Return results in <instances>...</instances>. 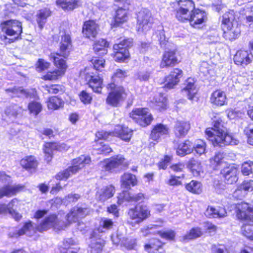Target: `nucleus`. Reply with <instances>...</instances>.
Returning <instances> with one entry per match:
<instances>
[{
	"mask_svg": "<svg viewBox=\"0 0 253 253\" xmlns=\"http://www.w3.org/2000/svg\"><path fill=\"white\" fill-rule=\"evenodd\" d=\"M203 234L202 229L200 227L192 228L190 231L183 236L182 241H188L190 240L195 239L201 237Z\"/></svg>",
	"mask_w": 253,
	"mask_h": 253,
	"instance_id": "45",
	"label": "nucleus"
},
{
	"mask_svg": "<svg viewBox=\"0 0 253 253\" xmlns=\"http://www.w3.org/2000/svg\"><path fill=\"white\" fill-rule=\"evenodd\" d=\"M132 130L127 127L117 126H116L114 131L113 132H108L104 130L98 131L96 133V137L98 138V140L96 141L95 145H93V149L96 151L98 154H107L112 151V149L106 144L101 141L102 139L110 140V137L115 135L120 137L121 139L128 141L132 136Z\"/></svg>",
	"mask_w": 253,
	"mask_h": 253,
	"instance_id": "2",
	"label": "nucleus"
},
{
	"mask_svg": "<svg viewBox=\"0 0 253 253\" xmlns=\"http://www.w3.org/2000/svg\"><path fill=\"white\" fill-rule=\"evenodd\" d=\"M91 162L89 156L81 155L72 161V166L65 170L59 172L56 175V178L59 180L67 179L70 176L78 172L80 169Z\"/></svg>",
	"mask_w": 253,
	"mask_h": 253,
	"instance_id": "6",
	"label": "nucleus"
},
{
	"mask_svg": "<svg viewBox=\"0 0 253 253\" xmlns=\"http://www.w3.org/2000/svg\"><path fill=\"white\" fill-rule=\"evenodd\" d=\"M115 193V188L112 185L104 186L98 189L96 198L98 201L104 202L112 197Z\"/></svg>",
	"mask_w": 253,
	"mask_h": 253,
	"instance_id": "25",
	"label": "nucleus"
},
{
	"mask_svg": "<svg viewBox=\"0 0 253 253\" xmlns=\"http://www.w3.org/2000/svg\"><path fill=\"white\" fill-rule=\"evenodd\" d=\"M127 163L122 155H117L101 162L99 166L105 171H111L115 169H121L123 167H126Z\"/></svg>",
	"mask_w": 253,
	"mask_h": 253,
	"instance_id": "16",
	"label": "nucleus"
},
{
	"mask_svg": "<svg viewBox=\"0 0 253 253\" xmlns=\"http://www.w3.org/2000/svg\"><path fill=\"white\" fill-rule=\"evenodd\" d=\"M188 167L194 176L202 177L203 176L204 171L201 163L198 161L193 159L190 160L188 162Z\"/></svg>",
	"mask_w": 253,
	"mask_h": 253,
	"instance_id": "40",
	"label": "nucleus"
},
{
	"mask_svg": "<svg viewBox=\"0 0 253 253\" xmlns=\"http://www.w3.org/2000/svg\"><path fill=\"white\" fill-rule=\"evenodd\" d=\"M169 133V128L167 126L161 124L156 125L152 130L150 137L153 140L157 142L163 136Z\"/></svg>",
	"mask_w": 253,
	"mask_h": 253,
	"instance_id": "31",
	"label": "nucleus"
},
{
	"mask_svg": "<svg viewBox=\"0 0 253 253\" xmlns=\"http://www.w3.org/2000/svg\"><path fill=\"white\" fill-rule=\"evenodd\" d=\"M193 151L192 144L189 140L180 143L176 150V153L180 156L191 153Z\"/></svg>",
	"mask_w": 253,
	"mask_h": 253,
	"instance_id": "43",
	"label": "nucleus"
},
{
	"mask_svg": "<svg viewBox=\"0 0 253 253\" xmlns=\"http://www.w3.org/2000/svg\"><path fill=\"white\" fill-rule=\"evenodd\" d=\"M207 14L202 10L195 9L191 13L190 16L185 20L188 21L191 26L194 28H200L207 20Z\"/></svg>",
	"mask_w": 253,
	"mask_h": 253,
	"instance_id": "20",
	"label": "nucleus"
},
{
	"mask_svg": "<svg viewBox=\"0 0 253 253\" xmlns=\"http://www.w3.org/2000/svg\"><path fill=\"white\" fill-rule=\"evenodd\" d=\"M90 210L85 206L82 207H76L73 208L66 216V220L69 223L76 222L79 218H83L89 213Z\"/></svg>",
	"mask_w": 253,
	"mask_h": 253,
	"instance_id": "22",
	"label": "nucleus"
},
{
	"mask_svg": "<svg viewBox=\"0 0 253 253\" xmlns=\"http://www.w3.org/2000/svg\"><path fill=\"white\" fill-rule=\"evenodd\" d=\"M154 107L156 109L160 111H163L166 109L167 107V99L161 93L159 94L156 96L153 100Z\"/></svg>",
	"mask_w": 253,
	"mask_h": 253,
	"instance_id": "44",
	"label": "nucleus"
},
{
	"mask_svg": "<svg viewBox=\"0 0 253 253\" xmlns=\"http://www.w3.org/2000/svg\"><path fill=\"white\" fill-rule=\"evenodd\" d=\"M178 59L176 56L175 52L173 50L166 51L163 55L162 60L161 62V68L173 66L178 64Z\"/></svg>",
	"mask_w": 253,
	"mask_h": 253,
	"instance_id": "27",
	"label": "nucleus"
},
{
	"mask_svg": "<svg viewBox=\"0 0 253 253\" xmlns=\"http://www.w3.org/2000/svg\"><path fill=\"white\" fill-rule=\"evenodd\" d=\"M108 43L104 39H100L96 41L93 45V49L96 53L101 52L99 55H103L106 54L107 50L106 47L108 46Z\"/></svg>",
	"mask_w": 253,
	"mask_h": 253,
	"instance_id": "46",
	"label": "nucleus"
},
{
	"mask_svg": "<svg viewBox=\"0 0 253 253\" xmlns=\"http://www.w3.org/2000/svg\"><path fill=\"white\" fill-rule=\"evenodd\" d=\"M51 15V11L47 8L39 10L36 15V21L39 28L42 29L47 21L48 17Z\"/></svg>",
	"mask_w": 253,
	"mask_h": 253,
	"instance_id": "39",
	"label": "nucleus"
},
{
	"mask_svg": "<svg viewBox=\"0 0 253 253\" xmlns=\"http://www.w3.org/2000/svg\"><path fill=\"white\" fill-rule=\"evenodd\" d=\"M42 108L41 104L37 102L30 103L28 106L30 113L35 115H37L41 111Z\"/></svg>",
	"mask_w": 253,
	"mask_h": 253,
	"instance_id": "57",
	"label": "nucleus"
},
{
	"mask_svg": "<svg viewBox=\"0 0 253 253\" xmlns=\"http://www.w3.org/2000/svg\"><path fill=\"white\" fill-rule=\"evenodd\" d=\"M234 11L231 10L223 15L222 30L223 37L230 41L237 39L241 33L240 25L235 16Z\"/></svg>",
	"mask_w": 253,
	"mask_h": 253,
	"instance_id": "3",
	"label": "nucleus"
},
{
	"mask_svg": "<svg viewBox=\"0 0 253 253\" xmlns=\"http://www.w3.org/2000/svg\"><path fill=\"white\" fill-rule=\"evenodd\" d=\"M56 4L64 11L72 10L81 4L80 0H57Z\"/></svg>",
	"mask_w": 253,
	"mask_h": 253,
	"instance_id": "41",
	"label": "nucleus"
},
{
	"mask_svg": "<svg viewBox=\"0 0 253 253\" xmlns=\"http://www.w3.org/2000/svg\"><path fill=\"white\" fill-rule=\"evenodd\" d=\"M128 215L131 219L138 224L147 218L150 215V212L147 206L138 205L135 208L129 210Z\"/></svg>",
	"mask_w": 253,
	"mask_h": 253,
	"instance_id": "17",
	"label": "nucleus"
},
{
	"mask_svg": "<svg viewBox=\"0 0 253 253\" xmlns=\"http://www.w3.org/2000/svg\"><path fill=\"white\" fill-rule=\"evenodd\" d=\"M5 91L7 94H9V96H11L12 97H14L15 96L28 97V96L27 92L25 90L21 88V87L8 88L5 90Z\"/></svg>",
	"mask_w": 253,
	"mask_h": 253,
	"instance_id": "52",
	"label": "nucleus"
},
{
	"mask_svg": "<svg viewBox=\"0 0 253 253\" xmlns=\"http://www.w3.org/2000/svg\"><path fill=\"white\" fill-rule=\"evenodd\" d=\"M45 90L50 93L56 94L64 91V87L59 84H52L50 86L46 85Z\"/></svg>",
	"mask_w": 253,
	"mask_h": 253,
	"instance_id": "58",
	"label": "nucleus"
},
{
	"mask_svg": "<svg viewBox=\"0 0 253 253\" xmlns=\"http://www.w3.org/2000/svg\"><path fill=\"white\" fill-rule=\"evenodd\" d=\"M130 117L142 126L149 125L152 120V116L147 108L135 109L130 113Z\"/></svg>",
	"mask_w": 253,
	"mask_h": 253,
	"instance_id": "15",
	"label": "nucleus"
},
{
	"mask_svg": "<svg viewBox=\"0 0 253 253\" xmlns=\"http://www.w3.org/2000/svg\"><path fill=\"white\" fill-rule=\"evenodd\" d=\"M238 169L234 166H229L224 169L221 173L224 177L226 182L228 184H233L238 180Z\"/></svg>",
	"mask_w": 253,
	"mask_h": 253,
	"instance_id": "29",
	"label": "nucleus"
},
{
	"mask_svg": "<svg viewBox=\"0 0 253 253\" xmlns=\"http://www.w3.org/2000/svg\"><path fill=\"white\" fill-rule=\"evenodd\" d=\"M21 166L26 170L31 172L35 171L38 165V162L33 156L24 157L20 161Z\"/></svg>",
	"mask_w": 253,
	"mask_h": 253,
	"instance_id": "35",
	"label": "nucleus"
},
{
	"mask_svg": "<svg viewBox=\"0 0 253 253\" xmlns=\"http://www.w3.org/2000/svg\"><path fill=\"white\" fill-rule=\"evenodd\" d=\"M0 28L2 32L9 36H13L12 39L8 38L5 35L0 36V39L5 44L10 43L17 39L22 33V23L16 20H9L1 22Z\"/></svg>",
	"mask_w": 253,
	"mask_h": 253,
	"instance_id": "5",
	"label": "nucleus"
},
{
	"mask_svg": "<svg viewBox=\"0 0 253 253\" xmlns=\"http://www.w3.org/2000/svg\"><path fill=\"white\" fill-rule=\"evenodd\" d=\"M193 147V151L200 156L206 152V144L205 141L201 139H198L195 141Z\"/></svg>",
	"mask_w": 253,
	"mask_h": 253,
	"instance_id": "51",
	"label": "nucleus"
},
{
	"mask_svg": "<svg viewBox=\"0 0 253 253\" xmlns=\"http://www.w3.org/2000/svg\"><path fill=\"white\" fill-rule=\"evenodd\" d=\"M50 59L53 61L54 65L58 69L52 72H47L43 76L42 79L44 80L52 81L57 80L65 74L67 67L65 61L62 58H60V55L58 53H51Z\"/></svg>",
	"mask_w": 253,
	"mask_h": 253,
	"instance_id": "7",
	"label": "nucleus"
},
{
	"mask_svg": "<svg viewBox=\"0 0 253 253\" xmlns=\"http://www.w3.org/2000/svg\"><path fill=\"white\" fill-rule=\"evenodd\" d=\"M240 188L244 190L247 194L248 192H252L253 191V180H246L243 181V182L240 184Z\"/></svg>",
	"mask_w": 253,
	"mask_h": 253,
	"instance_id": "60",
	"label": "nucleus"
},
{
	"mask_svg": "<svg viewBox=\"0 0 253 253\" xmlns=\"http://www.w3.org/2000/svg\"><path fill=\"white\" fill-rule=\"evenodd\" d=\"M183 94H186L189 99H194L198 92V88L195 84V80L193 78H188L185 83V87L182 89Z\"/></svg>",
	"mask_w": 253,
	"mask_h": 253,
	"instance_id": "30",
	"label": "nucleus"
},
{
	"mask_svg": "<svg viewBox=\"0 0 253 253\" xmlns=\"http://www.w3.org/2000/svg\"><path fill=\"white\" fill-rule=\"evenodd\" d=\"M63 104L62 100L56 96L51 97L47 101V106L49 109L57 110Z\"/></svg>",
	"mask_w": 253,
	"mask_h": 253,
	"instance_id": "50",
	"label": "nucleus"
},
{
	"mask_svg": "<svg viewBox=\"0 0 253 253\" xmlns=\"http://www.w3.org/2000/svg\"><path fill=\"white\" fill-rule=\"evenodd\" d=\"M91 63L93 65L94 68L97 71H102L104 68L105 60L102 58H93L91 60Z\"/></svg>",
	"mask_w": 253,
	"mask_h": 253,
	"instance_id": "59",
	"label": "nucleus"
},
{
	"mask_svg": "<svg viewBox=\"0 0 253 253\" xmlns=\"http://www.w3.org/2000/svg\"><path fill=\"white\" fill-rule=\"evenodd\" d=\"M210 102L216 106L225 105L226 103V96L225 92L220 90H216L211 93Z\"/></svg>",
	"mask_w": 253,
	"mask_h": 253,
	"instance_id": "36",
	"label": "nucleus"
},
{
	"mask_svg": "<svg viewBox=\"0 0 253 253\" xmlns=\"http://www.w3.org/2000/svg\"><path fill=\"white\" fill-rule=\"evenodd\" d=\"M36 229L33 226L32 222L29 221L26 223L23 226V228L18 231H16V232L9 233V237L11 238H17L23 234H26L29 236H31L33 234L35 233Z\"/></svg>",
	"mask_w": 253,
	"mask_h": 253,
	"instance_id": "34",
	"label": "nucleus"
},
{
	"mask_svg": "<svg viewBox=\"0 0 253 253\" xmlns=\"http://www.w3.org/2000/svg\"><path fill=\"white\" fill-rule=\"evenodd\" d=\"M243 14L245 15L246 22L253 23V4H248L244 9Z\"/></svg>",
	"mask_w": 253,
	"mask_h": 253,
	"instance_id": "53",
	"label": "nucleus"
},
{
	"mask_svg": "<svg viewBox=\"0 0 253 253\" xmlns=\"http://www.w3.org/2000/svg\"><path fill=\"white\" fill-rule=\"evenodd\" d=\"M59 249L61 253H78L80 248L77 241L73 238H67L63 240Z\"/></svg>",
	"mask_w": 253,
	"mask_h": 253,
	"instance_id": "24",
	"label": "nucleus"
},
{
	"mask_svg": "<svg viewBox=\"0 0 253 253\" xmlns=\"http://www.w3.org/2000/svg\"><path fill=\"white\" fill-rule=\"evenodd\" d=\"M153 18L148 9H143L137 14V30L139 33L146 34L152 28Z\"/></svg>",
	"mask_w": 253,
	"mask_h": 253,
	"instance_id": "12",
	"label": "nucleus"
},
{
	"mask_svg": "<svg viewBox=\"0 0 253 253\" xmlns=\"http://www.w3.org/2000/svg\"><path fill=\"white\" fill-rule=\"evenodd\" d=\"M190 128V125L187 122L177 121L174 126V133L177 137L184 136Z\"/></svg>",
	"mask_w": 253,
	"mask_h": 253,
	"instance_id": "38",
	"label": "nucleus"
},
{
	"mask_svg": "<svg viewBox=\"0 0 253 253\" xmlns=\"http://www.w3.org/2000/svg\"><path fill=\"white\" fill-rule=\"evenodd\" d=\"M241 231L243 235L253 241V225L245 224L242 226Z\"/></svg>",
	"mask_w": 253,
	"mask_h": 253,
	"instance_id": "54",
	"label": "nucleus"
},
{
	"mask_svg": "<svg viewBox=\"0 0 253 253\" xmlns=\"http://www.w3.org/2000/svg\"><path fill=\"white\" fill-rule=\"evenodd\" d=\"M70 34V31H66L64 32L61 36L60 54L58 53L60 55V58H62V57L66 58L69 55L72 47Z\"/></svg>",
	"mask_w": 253,
	"mask_h": 253,
	"instance_id": "21",
	"label": "nucleus"
},
{
	"mask_svg": "<svg viewBox=\"0 0 253 253\" xmlns=\"http://www.w3.org/2000/svg\"><path fill=\"white\" fill-rule=\"evenodd\" d=\"M115 5L118 7L116 12V15L112 25L114 26H119L121 24L126 22L127 16V6L126 0H115Z\"/></svg>",
	"mask_w": 253,
	"mask_h": 253,
	"instance_id": "14",
	"label": "nucleus"
},
{
	"mask_svg": "<svg viewBox=\"0 0 253 253\" xmlns=\"http://www.w3.org/2000/svg\"><path fill=\"white\" fill-rule=\"evenodd\" d=\"M176 6V17L178 20L185 22L190 16V13L194 10L195 4L192 0H179L173 3Z\"/></svg>",
	"mask_w": 253,
	"mask_h": 253,
	"instance_id": "9",
	"label": "nucleus"
},
{
	"mask_svg": "<svg viewBox=\"0 0 253 253\" xmlns=\"http://www.w3.org/2000/svg\"><path fill=\"white\" fill-rule=\"evenodd\" d=\"M183 76V71L178 68H174L170 71L169 74L165 77L166 82L165 87L168 88H173L180 81Z\"/></svg>",
	"mask_w": 253,
	"mask_h": 253,
	"instance_id": "23",
	"label": "nucleus"
},
{
	"mask_svg": "<svg viewBox=\"0 0 253 253\" xmlns=\"http://www.w3.org/2000/svg\"><path fill=\"white\" fill-rule=\"evenodd\" d=\"M236 214L238 219L250 220L253 222V208L246 203L238 204L236 207Z\"/></svg>",
	"mask_w": 253,
	"mask_h": 253,
	"instance_id": "19",
	"label": "nucleus"
},
{
	"mask_svg": "<svg viewBox=\"0 0 253 253\" xmlns=\"http://www.w3.org/2000/svg\"><path fill=\"white\" fill-rule=\"evenodd\" d=\"M0 182L7 184L0 188V199L14 195L24 188L23 186L19 184L9 185V184L11 183L10 177L4 171L0 172Z\"/></svg>",
	"mask_w": 253,
	"mask_h": 253,
	"instance_id": "11",
	"label": "nucleus"
},
{
	"mask_svg": "<svg viewBox=\"0 0 253 253\" xmlns=\"http://www.w3.org/2000/svg\"><path fill=\"white\" fill-rule=\"evenodd\" d=\"M122 246L124 247L127 250L135 249L136 246V240L125 238V240L122 241Z\"/></svg>",
	"mask_w": 253,
	"mask_h": 253,
	"instance_id": "56",
	"label": "nucleus"
},
{
	"mask_svg": "<svg viewBox=\"0 0 253 253\" xmlns=\"http://www.w3.org/2000/svg\"><path fill=\"white\" fill-rule=\"evenodd\" d=\"M253 57V55L250 51L239 50L234 57V61L236 64L245 66L252 62Z\"/></svg>",
	"mask_w": 253,
	"mask_h": 253,
	"instance_id": "26",
	"label": "nucleus"
},
{
	"mask_svg": "<svg viewBox=\"0 0 253 253\" xmlns=\"http://www.w3.org/2000/svg\"><path fill=\"white\" fill-rule=\"evenodd\" d=\"M214 114H212L213 115ZM216 116L212 117L213 127H209L206 129L205 133L207 138L214 146H218L223 147L227 145H236L239 141L231 135L227 134L223 128V122L222 120Z\"/></svg>",
	"mask_w": 253,
	"mask_h": 253,
	"instance_id": "1",
	"label": "nucleus"
},
{
	"mask_svg": "<svg viewBox=\"0 0 253 253\" xmlns=\"http://www.w3.org/2000/svg\"><path fill=\"white\" fill-rule=\"evenodd\" d=\"M56 146L55 142H48L45 143L43 147V151L45 154V159L47 162H49L51 160L53 151L56 150Z\"/></svg>",
	"mask_w": 253,
	"mask_h": 253,
	"instance_id": "49",
	"label": "nucleus"
},
{
	"mask_svg": "<svg viewBox=\"0 0 253 253\" xmlns=\"http://www.w3.org/2000/svg\"><path fill=\"white\" fill-rule=\"evenodd\" d=\"M244 114L237 109H231L228 112L227 116L230 119H234L237 118H242Z\"/></svg>",
	"mask_w": 253,
	"mask_h": 253,
	"instance_id": "64",
	"label": "nucleus"
},
{
	"mask_svg": "<svg viewBox=\"0 0 253 253\" xmlns=\"http://www.w3.org/2000/svg\"><path fill=\"white\" fill-rule=\"evenodd\" d=\"M137 184L136 176L129 173H126L121 177V185L123 188L129 189L131 186Z\"/></svg>",
	"mask_w": 253,
	"mask_h": 253,
	"instance_id": "42",
	"label": "nucleus"
},
{
	"mask_svg": "<svg viewBox=\"0 0 253 253\" xmlns=\"http://www.w3.org/2000/svg\"><path fill=\"white\" fill-rule=\"evenodd\" d=\"M80 99L84 104H88L91 103L92 97L90 94L86 91L83 90L79 94Z\"/></svg>",
	"mask_w": 253,
	"mask_h": 253,
	"instance_id": "62",
	"label": "nucleus"
},
{
	"mask_svg": "<svg viewBox=\"0 0 253 253\" xmlns=\"http://www.w3.org/2000/svg\"><path fill=\"white\" fill-rule=\"evenodd\" d=\"M132 40L130 39H124L119 43L114 45V60L118 62H123L129 57V53L127 47L132 45Z\"/></svg>",
	"mask_w": 253,
	"mask_h": 253,
	"instance_id": "13",
	"label": "nucleus"
},
{
	"mask_svg": "<svg viewBox=\"0 0 253 253\" xmlns=\"http://www.w3.org/2000/svg\"><path fill=\"white\" fill-rule=\"evenodd\" d=\"M211 251V253H229L226 248L222 245H212Z\"/></svg>",
	"mask_w": 253,
	"mask_h": 253,
	"instance_id": "63",
	"label": "nucleus"
},
{
	"mask_svg": "<svg viewBox=\"0 0 253 253\" xmlns=\"http://www.w3.org/2000/svg\"><path fill=\"white\" fill-rule=\"evenodd\" d=\"M145 249L149 252H152L154 253H163L164 251L162 244L158 240H154V243H152L151 245H146Z\"/></svg>",
	"mask_w": 253,
	"mask_h": 253,
	"instance_id": "48",
	"label": "nucleus"
},
{
	"mask_svg": "<svg viewBox=\"0 0 253 253\" xmlns=\"http://www.w3.org/2000/svg\"><path fill=\"white\" fill-rule=\"evenodd\" d=\"M223 158V154L218 152L215 154L212 159H211V164L213 169H216L217 166L221 163Z\"/></svg>",
	"mask_w": 253,
	"mask_h": 253,
	"instance_id": "61",
	"label": "nucleus"
},
{
	"mask_svg": "<svg viewBox=\"0 0 253 253\" xmlns=\"http://www.w3.org/2000/svg\"><path fill=\"white\" fill-rule=\"evenodd\" d=\"M114 225L113 221L107 218H102L99 222L97 230L94 231L90 237V244L88 252L89 253H100L104 245V241L100 238H97L95 235L97 231L104 233L111 229Z\"/></svg>",
	"mask_w": 253,
	"mask_h": 253,
	"instance_id": "4",
	"label": "nucleus"
},
{
	"mask_svg": "<svg viewBox=\"0 0 253 253\" xmlns=\"http://www.w3.org/2000/svg\"><path fill=\"white\" fill-rule=\"evenodd\" d=\"M21 204L20 201L14 198L6 205L7 211L16 220H19L21 218V214L16 211V210L20 208Z\"/></svg>",
	"mask_w": 253,
	"mask_h": 253,
	"instance_id": "33",
	"label": "nucleus"
},
{
	"mask_svg": "<svg viewBox=\"0 0 253 253\" xmlns=\"http://www.w3.org/2000/svg\"><path fill=\"white\" fill-rule=\"evenodd\" d=\"M85 81L92 90L97 93H100L103 87V79L99 75H96L92 72L85 70Z\"/></svg>",
	"mask_w": 253,
	"mask_h": 253,
	"instance_id": "18",
	"label": "nucleus"
},
{
	"mask_svg": "<svg viewBox=\"0 0 253 253\" xmlns=\"http://www.w3.org/2000/svg\"><path fill=\"white\" fill-rule=\"evenodd\" d=\"M98 26L93 20H89L84 23L83 27V33L85 37L91 39L97 34Z\"/></svg>",
	"mask_w": 253,
	"mask_h": 253,
	"instance_id": "28",
	"label": "nucleus"
},
{
	"mask_svg": "<svg viewBox=\"0 0 253 253\" xmlns=\"http://www.w3.org/2000/svg\"><path fill=\"white\" fill-rule=\"evenodd\" d=\"M205 214L209 218H223L227 215V212L224 208L222 207L215 208L212 206H208Z\"/></svg>",
	"mask_w": 253,
	"mask_h": 253,
	"instance_id": "37",
	"label": "nucleus"
},
{
	"mask_svg": "<svg viewBox=\"0 0 253 253\" xmlns=\"http://www.w3.org/2000/svg\"><path fill=\"white\" fill-rule=\"evenodd\" d=\"M185 188L188 191L194 194H199L202 191V184L196 180H192L190 182L187 183Z\"/></svg>",
	"mask_w": 253,
	"mask_h": 253,
	"instance_id": "47",
	"label": "nucleus"
},
{
	"mask_svg": "<svg viewBox=\"0 0 253 253\" xmlns=\"http://www.w3.org/2000/svg\"><path fill=\"white\" fill-rule=\"evenodd\" d=\"M67 226V224L61 219L60 217H59V215L51 214L46 217L36 227V229L40 232L46 231L51 228L61 230L64 229Z\"/></svg>",
	"mask_w": 253,
	"mask_h": 253,
	"instance_id": "10",
	"label": "nucleus"
},
{
	"mask_svg": "<svg viewBox=\"0 0 253 253\" xmlns=\"http://www.w3.org/2000/svg\"><path fill=\"white\" fill-rule=\"evenodd\" d=\"M108 90H110L106 99V103L113 107H117L119 103L126 98L124 88L117 85L114 83L108 84Z\"/></svg>",
	"mask_w": 253,
	"mask_h": 253,
	"instance_id": "8",
	"label": "nucleus"
},
{
	"mask_svg": "<svg viewBox=\"0 0 253 253\" xmlns=\"http://www.w3.org/2000/svg\"><path fill=\"white\" fill-rule=\"evenodd\" d=\"M253 166V162L247 161L244 162L241 167V171L243 175H249L252 173V167Z\"/></svg>",
	"mask_w": 253,
	"mask_h": 253,
	"instance_id": "55",
	"label": "nucleus"
},
{
	"mask_svg": "<svg viewBox=\"0 0 253 253\" xmlns=\"http://www.w3.org/2000/svg\"><path fill=\"white\" fill-rule=\"evenodd\" d=\"M143 199L144 195L141 193L131 196L128 191H124L118 196V203L119 205H121L123 204L125 201L137 202L142 200Z\"/></svg>",
	"mask_w": 253,
	"mask_h": 253,
	"instance_id": "32",
	"label": "nucleus"
}]
</instances>
